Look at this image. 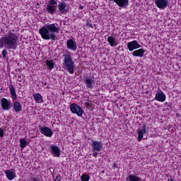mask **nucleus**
<instances>
[{"instance_id": "6ab92c4d", "label": "nucleus", "mask_w": 181, "mask_h": 181, "mask_svg": "<svg viewBox=\"0 0 181 181\" xmlns=\"http://www.w3.org/2000/svg\"><path fill=\"white\" fill-rule=\"evenodd\" d=\"M46 11L47 13H49V15H54V13H56V11H57V6L47 4L46 6Z\"/></svg>"}, {"instance_id": "393cba45", "label": "nucleus", "mask_w": 181, "mask_h": 181, "mask_svg": "<svg viewBox=\"0 0 181 181\" xmlns=\"http://www.w3.org/2000/svg\"><path fill=\"white\" fill-rule=\"evenodd\" d=\"M28 146V141L25 139H20V147L21 149H25Z\"/></svg>"}, {"instance_id": "1a4fd4ad", "label": "nucleus", "mask_w": 181, "mask_h": 181, "mask_svg": "<svg viewBox=\"0 0 181 181\" xmlns=\"http://www.w3.org/2000/svg\"><path fill=\"white\" fill-rule=\"evenodd\" d=\"M154 100L158 101L159 103H165V101H166V95L163 92L162 90H160V88H158L157 93H156Z\"/></svg>"}, {"instance_id": "ddd939ff", "label": "nucleus", "mask_w": 181, "mask_h": 181, "mask_svg": "<svg viewBox=\"0 0 181 181\" xmlns=\"http://www.w3.org/2000/svg\"><path fill=\"white\" fill-rule=\"evenodd\" d=\"M154 3L158 9H166L169 5V0H154Z\"/></svg>"}, {"instance_id": "b1692460", "label": "nucleus", "mask_w": 181, "mask_h": 181, "mask_svg": "<svg viewBox=\"0 0 181 181\" xmlns=\"http://www.w3.org/2000/svg\"><path fill=\"white\" fill-rule=\"evenodd\" d=\"M107 42L110 45L111 47H114V46H117V44L115 45V38L112 36H109L107 37Z\"/></svg>"}, {"instance_id": "6e6552de", "label": "nucleus", "mask_w": 181, "mask_h": 181, "mask_svg": "<svg viewBox=\"0 0 181 181\" xmlns=\"http://www.w3.org/2000/svg\"><path fill=\"white\" fill-rule=\"evenodd\" d=\"M86 88L91 90L94 88V86H95V81L93 78L91 76H86L83 81Z\"/></svg>"}, {"instance_id": "2eb2a0df", "label": "nucleus", "mask_w": 181, "mask_h": 181, "mask_svg": "<svg viewBox=\"0 0 181 181\" xmlns=\"http://www.w3.org/2000/svg\"><path fill=\"white\" fill-rule=\"evenodd\" d=\"M139 47H141V45L136 40H133L127 44V49H129V52H134V50L139 49Z\"/></svg>"}, {"instance_id": "412c9836", "label": "nucleus", "mask_w": 181, "mask_h": 181, "mask_svg": "<svg viewBox=\"0 0 181 181\" xmlns=\"http://www.w3.org/2000/svg\"><path fill=\"white\" fill-rule=\"evenodd\" d=\"M145 54V49L141 48L136 50H134L132 52V54L135 57H141L142 58V57L144 56V54Z\"/></svg>"}, {"instance_id": "f03ea898", "label": "nucleus", "mask_w": 181, "mask_h": 181, "mask_svg": "<svg viewBox=\"0 0 181 181\" xmlns=\"http://www.w3.org/2000/svg\"><path fill=\"white\" fill-rule=\"evenodd\" d=\"M60 29L57 24L47 23L39 29V33L44 40H56V33H59Z\"/></svg>"}, {"instance_id": "c9c22d12", "label": "nucleus", "mask_w": 181, "mask_h": 181, "mask_svg": "<svg viewBox=\"0 0 181 181\" xmlns=\"http://www.w3.org/2000/svg\"><path fill=\"white\" fill-rule=\"evenodd\" d=\"M168 181H173V178H172V177H170L168 178Z\"/></svg>"}, {"instance_id": "f3484780", "label": "nucleus", "mask_w": 181, "mask_h": 181, "mask_svg": "<svg viewBox=\"0 0 181 181\" xmlns=\"http://www.w3.org/2000/svg\"><path fill=\"white\" fill-rule=\"evenodd\" d=\"M33 99L36 104H43L45 100H43V96L39 93L33 94Z\"/></svg>"}, {"instance_id": "5701e85b", "label": "nucleus", "mask_w": 181, "mask_h": 181, "mask_svg": "<svg viewBox=\"0 0 181 181\" xmlns=\"http://www.w3.org/2000/svg\"><path fill=\"white\" fill-rule=\"evenodd\" d=\"M126 181H141V177L134 175H129Z\"/></svg>"}, {"instance_id": "dca6fc26", "label": "nucleus", "mask_w": 181, "mask_h": 181, "mask_svg": "<svg viewBox=\"0 0 181 181\" xmlns=\"http://www.w3.org/2000/svg\"><path fill=\"white\" fill-rule=\"evenodd\" d=\"M117 4L119 8H125L129 5V0H110Z\"/></svg>"}, {"instance_id": "ea45409f", "label": "nucleus", "mask_w": 181, "mask_h": 181, "mask_svg": "<svg viewBox=\"0 0 181 181\" xmlns=\"http://www.w3.org/2000/svg\"><path fill=\"white\" fill-rule=\"evenodd\" d=\"M81 9H83V6H81Z\"/></svg>"}, {"instance_id": "0eeeda50", "label": "nucleus", "mask_w": 181, "mask_h": 181, "mask_svg": "<svg viewBox=\"0 0 181 181\" xmlns=\"http://www.w3.org/2000/svg\"><path fill=\"white\" fill-rule=\"evenodd\" d=\"M0 104L3 111H9L12 108V102L6 98H2Z\"/></svg>"}, {"instance_id": "58836bf2", "label": "nucleus", "mask_w": 181, "mask_h": 181, "mask_svg": "<svg viewBox=\"0 0 181 181\" xmlns=\"http://www.w3.org/2000/svg\"><path fill=\"white\" fill-rule=\"evenodd\" d=\"M18 81H20V82L22 81V79H18Z\"/></svg>"}, {"instance_id": "a211bd4d", "label": "nucleus", "mask_w": 181, "mask_h": 181, "mask_svg": "<svg viewBox=\"0 0 181 181\" xmlns=\"http://www.w3.org/2000/svg\"><path fill=\"white\" fill-rule=\"evenodd\" d=\"M4 173L9 180H13L15 177H16V173L11 170H4Z\"/></svg>"}, {"instance_id": "e433bc0d", "label": "nucleus", "mask_w": 181, "mask_h": 181, "mask_svg": "<svg viewBox=\"0 0 181 181\" xmlns=\"http://www.w3.org/2000/svg\"><path fill=\"white\" fill-rule=\"evenodd\" d=\"M42 86H47V82H43L42 81Z\"/></svg>"}, {"instance_id": "473e14b6", "label": "nucleus", "mask_w": 181, "mask_h": 181, "mask_svg": "<svg viewBox=\"0 0 181 181\" xmlns=\"http://www.w3.org/2000/svg\"><path fill=\"white\" fill-rule=\"evenodd\" d=\"M29 181H40V179L36 177H30L29 179Z\"/></svg>"}, {"instance_id": "f704fd0d", "label": "nucleus", "mask_w": 181, "mask_h": 181, "mask_svg": "<svg viewBox=\"0 0 181 181\" xmlns=\"http://www.w3.org/2000/svg\"><path fill=\"white\" fill-rule=\"evenodd\" d=\"M113 168H115L116 169L119 168L118 165H117V163L114 164Z\"/></svg>"}, {"instance_id": "72a5a7b5", "label": "nucleus", "mask_w": 181, "mask_h": 181, "mask_svg": "<svg viewBox=\"0 0 181 181\" xmlns=\"http://www.w3.org/2000/svg\"><path fill=\"white\" fill-rule=\"evenodd\" d=\"M4 132L2 128H0V138H4Z\"/></svg>"}, {"instance_id": "bb28decb", "label": "nucleus", "mask_w": 181, "mask_h": 181, "mask_svg": "<svg viewBox=\"0 0 181 181\" xmlns=\"http://www.w3.org/2000/svg\"><path fill=\"white\" fill-rule=\"evenodd\" d=\"M81 181H89L90 180V175H88L87 173L82 174L81 177Z\"/></svg>"}, {"instance_id": "4468645a", "label": "nucleus", "mask_w": 181, "mask_h": 181, "mask_svg": "<svg viewBox=\"0 0 181 181\" xmlns=\"http://www.w3.org/2000/svg\"><path fill=\"white\" fill-rule=\"evenodd\" d=\"M66 49L71 50L72 52H76L77 50V43L74 42V39H69L66 41Z\"/></svg>"}, {"instance_id": "7ed1b4c3", "label": "nucleus", "mask_w": 181, "mask_h": 181, "mask_svg": "<svg viewBox=\"0 0 181 181\" xmlns=\"http://www.w3.org/2000/svg\"><path fill=\"white\" fill-rule=\"evenodd\" d=\"M63 69L68 71L69 74H74V68L76 65L74 64V61H73V57H71V52L66 49L63 52Z\"/></svg>"}, {"instance_id": "4be33fe9", "label": "nucleus", "mask_w": 181, "mask_h": 181, "mask_svg": "<svg viewBox=\"0 0 181 181\" xmlns=\"http://www.w3.org/2000/svg\"><path fill=\"white\" fill-rule=\"evenodd\" d=\"M13 107L15 112L16 113L21 112V111H22V105H21V103H19L18 101L14 102L13 104Z\"/></svg>"}, {"instance_id": "423d86ee", "label": "nucleus", "mask_w": 181, "mask_h": 181, "mask_svg": "<svg viewBox=\"0 0 181 181\" xmlns=\"http://www.w3.org/2000/svg\"><path fill=\"white\" fill-rule=\"evenodd\" d=\"M149 131V127H148V124L144 123L138 130V142H141L144 138V135L146 134V133Z\"/></svg>"}, {"instance_id": "20e7f679", "label": "nucleus", "mask_w": 181, "mask_h": 181, "mask_svg": "<svg viewBox=\"0 0 181 181\" xmlns=\"http://www.w3.org/2000/svg\"><path fill=\"white\" fill-rule=\"evenodd\" d=\"M91 152H93V156L97 158L98 156V153L103 151V142L98 141H92L90 144Z\"/></svg>"}, {"instance_id": "39448f33", "label": "nucleus", "mask_w": 181, "mask_h": 181, "mask_svg": "<svg viewBox=\"0 0 181 181\" xmlns=\"http://www.w3.org/2000/svg\"><path fill=\"white\" fill-rule=\"evenodd\" d=\"M70 110L72 114H76L78 117H82L83 114H84V110H83V108L76 103L71 104Z\"/></svg>"}, {"instance_id": "a878e982", "label": "nucleus", "mask_w": 181, "mask_h": 181, "mask_svg": "<svg viewBox=\"0 0 181 181\" xmlns=\"http://www.w3.org/2000/svg\"><path fill=\"white\" fill-rule=\"evenodd\" d=\"M46 64L50 70H52V69H54V63L53 62V60H47Z\"/></svg>"}, {"instance_id": "9b49d317", "label": "nucleus", "mask_w": 181, "mask_h": 181, "mask_svg": "<svg viewBox=\"0 0 181 181\" xmlns=\"http://www.w3.org/2000/svg\"><path fill=\"white\" fill-rule=\"evenodd\" d=\"M49 152L54 156V158H60V155H62V151H60V148L59 146L56 145H52L49 146Z\"/></svg>"}, {"instance_id": "c85d7f7f", "label": "nucleus", "mask_w": 181, "mask_h": 181, "mask_svg": "<svg viewBox=\"0 0 181 181\" xmlns=\"http://www.w3.org/2000/svg\"><path fill=\"white\" fill-rule=\"evenodd\" d=\"M47 5H51V6H56V5H57V1H56V0H49Z\"/></svg>"}, {"instance_id": "4c0bfd02", "label": "nucleus", "mask_w": 181, "mask_h": 181, "mask_svg": "<svg viewBox=\"0 0 181 181\" xmlns=\"http://www.w3.org/2000/svg\"><path fill=\"white\" fill-rule=\"evenodd\" d=\"M18 78H22V76H21V75H19V76H18Z\"/></svg>"}, {"instance_id": "c756f323", "label": "nucleus", "mask_w": 181, "mask_h": 181, "mask_svg": "<svg viewBox=\"0 0 181 181\" xmlns=\"http://www.w3.org/2000/svg\"><path fill=\"white\" fill-rule=\"evenodd\" d=\"M93 107V104L90 103L89 102L85 103V108H87L88 110H90Z\"/></svg>"}, {"instance_id": "f257e3e1", "label": "nucleus", "mask_w": 181, "mask_h": 181, "mask_svg": "<svg viewBox=\"0 0 181 181\" xmlns=\"http://www.w3.org/2000/svg\"><path fill=\"white\" fill-rule=\"evenodd\" d=\"M19 42V35L17 33L8 31V34L0 37V49L6 50H16Z\"/></svg>"}, {"instance_id": "7c9ffc66", "label": "nucleus", "mask_w": 181, "mask_h": 181, "mask_svg": "<svg viewBox=\"0 0 181 181\" xmlns=\"http://www.w3.org/2000/svg\"><path fill=\"white\" fill-rule=\"evenodd\" d=\"M1 54L4 57V59L6 58V55L8 54V51L6 49H3L1 52Z\"/></svg>"}, {"instance_id": "aec40b11", "label": "nucleus", "mask_w": 181, "mask_h": 181, "mask_svg": "<svg viewBox=\"0 0 181 181\" xmlns=\"http://www.w3.org/2000/svg\"><path fill=\"white\" fill-rule=\"evenodd\" d=\"M9 91L11 94V100H18V95H16V89H15V87H13V85H11L9 86Z\"/></svg>"}, {"instance_id": "f8f14e48", "label": "nucleus", "mask_w": 181, "mask_h": 181, "mask_svg": "<svg viewBox=\"0 0 181 181\" xmlns=\"http://www.w3.org/2000/svg\"><path fill=\"white\" fill-rule=\"evenodd\" d=\"M57 6L58 11L61 15H67L69 8L67 7V4H66V2L59 1Z\"/></svg>"}, {"instance_id": "cd10ccee", "label": "nucleus", "mask_w": 181, "mask_h": 181, "mask_svg": "<svg viewBox=\"0 0 181 181\" xmlns=\"http://www.w3.org/2000/svg\"><path fill=\"white\" fill-rule=\"evenodd\" d=\"M86 26L88 28H90L91 29H94V25H93V22L91 21V20H87L86 21Z\"/></svg>"}, {"instance_id": "9d476101", "label": "nucleus", "mask_w": 181, "mask_h": 181, "mask_svg": "<svg viewBox=\"0 0 181 181\" xmlns=\"http://www.w3.org/2000/svg\"><path fill=\"white\" fill-rule=\"evenodd\" d=\"M40 133L44 135V136H47V138H52L53 136V131L52 129L47 127H39Z\"/></svg>"}, {"instance_id": "2f4dec72", "label": "nucleus", "mask_w": 181, "mask_h": 181, "mask_svg": "<svg viewBox=\"0 0 181 181\" xmlns=\"http://www.w3.org/2000/svg\"><path fill=\"white\" fill-rule=\"evenodd\" d=\"M54 181H62V176L60 174H58L56 177L54 179Z\"/></svg>"}]
</instances>
